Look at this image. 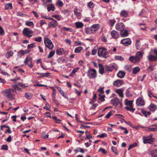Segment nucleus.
<instances>
[{"instance_id": "nucleus-1", "label": "nucleus", "mask_w": 157, "mask_h": 157, "mask_svg": "<svg viewBox=\"0 0 157 157\" xmlns=\"http://www.w3.org/2000/svg\"><path fill=\"white\" fill-rule=\"evenodd\" d=\"M98 56L106 58L108 57V52L105 48H100L98 50Z\"/></svg>"}, {"instance_id": "nucleus-2", "label": "nucleus", "mask_w": 157, "mask_h": 157, "mask_svg": "<svg viewBox=\"0 0 157 157\" xmlns=\"http://www.w3.org/2000/svg\"><path fill=\"white\" fill-rule=\"evenodd\" d=\"M44 43L49 49L51 50L54 47V45L51 40L48 38V36H46L44 38Z\"/></svg>"}, {"instance_id": "nucleus-3", "label": "nucleus", "mask_w": 157, "mask_h": 157, "mask_svg": "<svg viewBox=\"0 0 157 157\" xmlns=\"http://www.w3.org/2000/svg\"><path fill=\"white\" fill-rule=\"evenodd\" d=\"M22 33L24 36L30 38L33 36V31L29 28H25L23 30Z\"/></svg>"}, {"instance_id": "nucleus-4", "label": "nucleus", "mask_w": 157, "mask_h": 157, "mask_svg": "<svg viewBox=\"0 0 157 157\" xmlns=\"http://www.w3.org/2000/svg\"><path fill=\"white\" fill-rule=\"evenodd\" d=\"M2 94L4 96H6V97L10 99V100H14L15 98L13 96L9 89H6L3 91Z\"/></svg>"}, {"instance_id": "nucleus-5", "label": "nucleus", "mask_w": 157, "mask_h": 157, "mask_svg": "<svg viewBox=\"0 0 157 157\" xmlns=\"http://www.w3.org/2000/svg\"><path fill=\"white\" fill-rule=\"evenodd\" d=\"M111 103L114 106H118L119 108L121 107L122 104L121 101H120L118 98H115L111 100Z\"/></svg>"}, {"instance_id": "nucleus-6", "label": "nucleus", "mask_w": 157, "mask_h": 157, "mask_svg": "<svg viewBox=\"0 0 157 157\" xmlns=\"http://www.w3.org/2000/svg\"><path fill=\"white\" fill-rule=\"evenodd\" d=\"M87 76L90 79L95 78L97 76L95 69H89Z\"/></svg>"}, {"instance_id": "nucleus-7", "label": "nucleus", "mask_w": 157, "mask_h": 157, "mask_svg": "<svg viewBox=\"0 0 157 157\" xmlns=\"http://www.w3.org/2000/svg\"><path fill=\"white\" fill-rule=\"evenodd\" d=\"M143 139L144 140L143 143L145 144H152L155 140V138H154L151 137L148 138L147 137L145 136L143 137Z\"/></svg>"}, {"instance_id": "nucleus-8", "label": "nucleus", "mask_w": 157, "mask_h": 157, "mask_svg": "<svg viewBox=\"0 0 157 157\" xmlns=\"http://www.w3.org/2000/svg\"><path fill=\"white\" fill-rule=\"evenodd\" d=\"M124 25L123 23H117L116 25V29L120 31L124 29Z\"/></svg>"}, {"instance_id": "nucleus-9", "label": "nucleus", "mask_w": 157, "mask_h": 157, "mask_svg": "<svg viewBox=\"0 0 157 157\" xmlns=\"http://www.w3.org/2000/svg\"><path fill=\"white\" fill-rule=\"evenodd\" d=\"M136 104L138 106H143L144 105L145 103L144 99L141 97L139 98L136 101Z\"/></svg>"}, {"instance_id": "nucleus-10", "label": "nucleus", "mask_w": 157, "mask_h": 157, "mask_svg": "<svg viewBox=\"0 0 157 157\" xmlns=\"http://www.w3.org/2000/svg\"><path fill=\"white\" fill-rule=\"evenodd\" d=\"M121 43L125 46H128L131 44V41L129 38L123 39L121 40Z\"/></svg>"}, {"instance_id": "nucleus-11", "label": "nucleus", "mask_w": 157, "mask_h": 157, "mask_svg": "<svg viewBox=\"0 0 157 157\" xmlns=\"http://www.w3.org/2000/svg\"><path fill=\"white\" fill-rule=\"evenodd\" d=\"M129 60L134 63H137L140 61L139 58L136 57V56H130L129 58Z\"/></svg>"}, {"instance_id": "nucleus-12", "label": "nucleus", "mask_w": 157, "mask_h": 157, "mask_svg": "<svg viewBox=\"0 0 157 157\" xmlns=\"http://www.w3.org/2000/svg\"><path fill=\"white\" fill-rule=\"evenodd\" d=\"M58 25V22L55 20L50 22L48 24V26L50 28H55Z\"/></svg>"}, {"instance_id": "nucleus-13", "label": "nucleus", "mask_w": 157, "mask_h": 157, "mask_svg": "<svg viewBox=\"0 0 157 157\" xmlns=\"http://www.w3.org/2000/svg\"><path fill=\"white\" fill-rule=\"evenodd\" d=\"M111 35L113 39H116L119 37V33L117 31L113 30L111 32Z\"/></svg>"}, {"instance_id": "nucleus-14", "label": "nucleus", "mask_w": 157, "mask_h": 157, "mask_svg": "<svg viewBox=\"0 0 157 157\" xmlns=\"http://www.w3.org/2000/svg\"><path fill=\"white\" fill-rule=\"evenodd\" d=\"M123 84V81L121 80H117L114 81L113 83L114 86L117 87H120Z\"/></svg>"}, {"instance_id": "nucleus-15", "label": "nucleus", "mask_w": 157, "mask_h": 157, "mask_svg": "<svg viewBox=\"0 0 157 157\" xmlns=\"http://www.w3.org/2000/svg\"><path fill=\"white\" fill-rule=\"evenodd\" d=\"M148 59L150 61H155L157 60V56H155L152 54L148 56Z\"/></svg>"}, {"instance_id": "nucleus-16", "label": "nucleus", "mask_w": 157, "mask_h": 157, "mask_svg": "<svg viewBox=\"0 0 157 157\" xmlns=\"http://www.w3.org/2000/svg\"><path fill=\"white\" fill-rule=\"evenodd\" d=\"M120 34L121 37H124L128 35V33L127 30L123 29L120 31Z\"/></svg>"}, {"instance_id": "nucleus-17", "label": "nucleus", "mask_w": 157, "mask_h": 157, "mask_svg": "<svg viewBox=\"0 0 157 157\" xmlns=\"http://www.w3.org/2000/svg\"><path fill=\"white\" fill-rule=\"evenodd\" d=\"M91 26V28H92L94 30V31L95 33L98 31L100 28V25L98 24H94Z\"/></svg>"}, {"instance_id": "nucleus-18", "label": "nucleus", "mask_w": 157, "mask_h": 157, "mask_svg": "<svg viewBox=\"0 0 157 157\" xmlns=\"http://www.w3.org/2000/svg\"><path fill=\"white\" fill-rule=\"evenodd\" d=\"M125 74V72L121 71L117 74V76L119 78H122L124 77Z\"/></svg>"}, {"instance_id": "nucleus-19", "label": "nucleus", "mask_w": 157, "mask_h": 157, "mask_svg": "<svg viewBox=\"0 0 157 157\" xmlns=\"http://www.w3.org/2000/svg\"><path fill=\"white\" fill-rule=\"evenodd\" d=\"M56 54L59 55H61L65 53L64 49L63 48L57 49L56 51Z\"/></svg>"}, {"instance_id": "nucleus-20", "label": "nucleus", "mask_w": 157, "mask_h": 157, "mask_svg": "<svg viewBox=\"0 0 157 157\" xmlns=\"http://www.w3.org/2000/svg\"><path fill=\"white\" fill-rule=\"evenodd\" d=\"M47 9L48 12L50 11H54L55 10L54 6L52 4H48L47 6Z\"/></svg>"}, {"instance_id": "nucleus-21", "label": "nucleus", "mask_w": 157, "mask_h": 157, "mask_svg": "<svg viewBox=\"0 0 157 157\" xmlns=\"http://www.w3.org/2000/svg\"><path fill=\"white\" fill-rule=\"evenodd\" d=\"M149 154L151 155V157H157V150L151 151Z\"/></svg>"}, {"instance_id": "nucleus-22", "label": "nucleus", "mask_w": 157, "mask_h": 157, "mask_svg": "<svg viewBox=\"0 0 157 157\" xmlns=\"http://www.w3.org/2000/svg\"><path fill=\"white\" fill-rule=\"evenodd\" d=\"M75 26L77 28H80L83 27L84 24L81 22H78L75 23Z\"/></svg>"}, {"instance_id": "nucleus-23", "label": "nucleus", "mask_w": 157, "mask_h": 157, "mask_svg": "<svg viewBox=\"0 0 157 157\" xmlns=\"http://www.w3.org/2000/svg\"><path fill=\"white\" fill-rule=\"evenodd\" d=\"M120 16L123 17H127L128 15V12L126 10H122L120 13Z\"/></svg>"}, {"instance_id": "nucleus-24", "label": "nucleus", "mask_w": 157, "mask_h": 157, "mask_svg": "<svg viewBox=\"0 0 157 157\" xmlns=\"http://www.w3.org/2000/svg\"><path fill=\"white\" fill-rule=\"evenodd\" d=\"M142 113L144 115L145 117H147L148 115H149L151 114L150 112H147V111L144 110L143 109H141Z\"/></svg>"}, {"instance_id": "nucleus-25", "label": "nucleus", "mask_w": 157, "mask_h": 157, "mask_svg": "<svg viewBox=\"0 0 157 157\" xmlns=\"http://www.w3.org/2000/svg\"><path fill=\"white\" fill-rule=\"evenodd\" d=\"M136 57L139 58V60L142 58L143 56L142 52L140 51H138L136 54L135 55Z\"/></svg>"}, {"instance_id": "nucleus-26", "label": "nucleus", "mask_w": 157, "mask_h": 157, "mask_svg": "<svg viewBox=\"0 0 157 157\" xmlns=\"http://www.w3.org/2000/svg\"><path fill=\"white\" fill-rule=\"evenodd\" d=\"M116 92L118 93L119 96L121 98L124 97L123 94V91L121 89H117L116 90Z\"/></svg>"}, {"instance_id": "nucleus-27", "label": "nucleus", "mask_w": 157, "mask_h": 157, "mask_svg": "<svg viewBox=\"0 0 157 157\" xmlns=\"http://www.w3.org/2000/svg\"><path fill=\"white\" fill-rule=\"evenodd\" d=\"M156 108V106L154 104H151L149 105V109L151 111H154Z\"/></svg>"}, {"instance_id": "nucleus-28", "label": "nucleus", "mask_w": 157, "mask_h": 157, "mask_svg": "<svg viewBox=\"0 0 157 157\" xmlns=\"http://www.w3.org/2000/svg\"><path fill=\"white\" fill-rule=\"evenodd\" d=\"M5 8L6 10L13 9L12 4L11 3H9L5 5Z\"/></svg>"}, {"instance_id": "nucleus-29", "label": "nucleus", "mask_w": 157, "mask_h": 157, "mask_svg": "<svg viewBox=\"0 0 157 157\" xmlns=\"http://www.w3.org/2000/svg\"><path fill=\"white\" fill-rule=\"evenodd\" d=\"M133 101H129L127 100H126L125 104L126 105L129 106L130 107H132V103Z\"/></svg>"}, {"instance_id": "nucleus-30", "label": "nucleus", "mask_w": 157, "mask_h": 157, "mask_svg": "<svg viewBox=\"0 0 157 157\" xmlns=\"http://www.w3.org/2000/svg\"><path fill=\"white\" fill-rule=\"evenodd\" d=\"M38 75H42V76H40V77H48L49 75L51 74V73L46 72L45 73H37Z\"/></svg>"}, {"instance_id": "nucleus-31", "label": "nucleus", "mask_w": 157, "mask_h": 157, "mask_svg": "<svg viewBox=\"0 0 157 157\" xmlns=\"http://www.w3.org/2000/svg\"><path fill=\"white\" fill-rule=\"evenodd\" d=\"M25 54V51L23 50H21L17 52V56L21 58Z\"/></svg>"}, {"instance_id": "nucleus-32", "label": "nucleus", "mask_w": 157, "mask_h": 157, "mask_svg": "<svg viewBox=\"0 0 157 157\" xmlns=\"http://www.w3.org/2000/svg\"><path fill=\"white\" fill-rule=\"evenodd\" d=\"M83 49L82 47H79L76 48L75 49L74 52L76 53H78L80 52Z\"/></svg>"}, {"instance_id": "nucleus-33", "label": "nucleus", "mask_w": 157, "mask_h": 157, "mask_svg": "<svg viewBox=\"0 0 157 157\" xmlns=\"http://www.w3.org/2000/svg\"><path fill=\"white\" fill-rule=\"evenodd\" d=\"M86 135V139H90L92 138V136L90 135V133L89 131H86L85 132Z\"/></svg>"}, {"instance_id": "nucleus-34", "label": "nucleus", "mask_w": 157, "mask_h": 157, "mask_svg": "<svg viewBox=\"0 0 157 157\" xmlns=\"http://www.w3.org/2000/svg\"><path fill=\"white\" fill-rule=\"evenodd\" d=\"M25 96L27 99H30L32 98L33 94L29 93H25Z\"/></svg>"}, {"instance_id": "nucleus-35", "label": "nucleus", "mask_w": 157, "mask_h": 157, "mask_svg": "<svg viewBox=\"0 0 157 157\" xmlns=\"http://www.w3.org/2000/svg\"><path fill=\"white\" fill-rule=\"evenodd\" d=\"M55 52L54 51H52L50 52L49 55L48 56L47 58L49 59L52 57L54 55Z\"/></svg>"}, {"instance_id": "nucleus-36", "label": "nucleus", "mask_w": 157, "mask_h": 157, "mask_svg": "<svg viewBox=\"0 0 157 157\" xmlns=\"http://www.w3.org/2000/svg\"><path fill=\"white\" fill-rule=\"evenodd\" d=\"M13 52L12 51H8L6 54L7 57L8 58L10 57L13 55Z\"/></svg>"}, {"instance_id": "nucleus-37", "label": "nucleus", "mask_w": 157, "mask_h": 157, "mask_svg": "<svg viewBox=\"0 0 157 157\" xmlns=\"http://www.w3.org/2000/svg\"><path fill=\"white\" fill-rule=\"evenodd\" d=\"M137 146V143H133L132 144H130L129 146V147L128 148V150H130L132 148L136 147Z\"/></svg>"}, {"instance_id": "nucleus-38", "label": "nucleus", "mask_w": 157, "mask_h": 157, "mask_svg": "<svg viewBox=\"0 0 157 157\" xmlns=\"http://www.w3.org/2000/svg\"><path fill=\"white\" fill-rule=\"evenodd\" d=\"M51 108L49 104H48L47 102H46V106H44L43 109H46L47 110L50 111L49 109Z\"/></svg>"}, {"instance_id": "nucleus-39", "label": "nucleus", "mask_w": 157, "mask_h": 157, "mask_svg": "<svg viewBox=\"0 0 157 157\" xmlns=\"http://www.w3.org/2000/svg\"><path fill=\"white\" fill-rule=\"evenodd\" d=\"M17 15L18 16L21 17H24L27 16L26 14H24L20 11L17 12Z\"/></svg>"}, {"instance_id": "nucleus-40", "label": "nucleus", "mask_w": 157, "mask_h": 157, "mask_svg": "<svg viewBox=\"0 0 157 157\" xmlns=\"http://www.w3.org/2000/svg\"><path fill=\"white\" fill-rule=\"evenodd\" d=\"M104 88V87H102L100 86V88L98 90V91L100 92L102 94H103L104 93V92L103 90Z\"/></svg>"}, {"instance_id": "nucleus-41", "label": "nucleus", "mask_w": 157, "mask_h": 157, "mask_svg": "<svg viewBox=\"0 0 157 157\" xmlns=\"http://www.w3.org/2000/svg\"><path fill=\"white\" fill-rule=\"evenodd\" d=\"M85 32L87 34H90V27H87L85 29Z\"/></svg>"}, {"instance_id": "nucleus-42", "label": "nucleus", "mask_w": 157, "mask_h": 157, "mask_svg": "<svg viewBox=\"0 0 157 157\" xmlns=\"http://www.w3.org/2000/svg\"><path fill=\"white\" fill-rule=\"evenodd\" d=\"M32 59L31 58H26L25 59L24 62L25 64H27V63L30 62V61H32Z\"/></svg>"}, {"instance_id": "nucleus-43", "label": "nucleus", "mask_w": 157, "mask_h": 157, "mask_svg": "<svg viewBox=\"0 0 157 157\" xmlns=\"http://www.w3.org/2000/svg\"><path fill=\"white\" fill-rule=\"evenodd\" d=\"M115 58L117 60H120L121 61H123L124 59L123 57L119 56H116Z\"/></svg>"}, {"instance_id": "nucleus-44", "label": "nucleus", "mask_w": 157, "mask_h": 157, "mask_svg": "<svg viewBox=\"0 0 157 157\" xmlns=\"http://www.w3.org/2000/svg\"><path fill=\"white\" fill-rule=\"evenodd\" d=\"M126 69H139V67H132V66L129 65H126L125 67Z\"/></svg>"}, {"instance_id": "nucleus-45", "label": "nucleus", "mask_w": 157, "mask_h": 157, "mask_svg": "<svg viewBox=\"0 0 157 157\" xmlns=\"http://www.w3.org/2000/svg\"><path fill=\"white\" fill-rule=\"evenodd\" d=\"M10 89L11 93L12 94L13 96V95H15V94L17 93V92L15 90L13 89Z\"/></svg>"}, {"instance_id": "nucleus-46", "label": "nucleus", "mask_w": 157, "mask_h": 157, "mask_svg": "<svg viewBox=\"0 0 157 157\" xmlns=\"http://www.w3.org/2000/svg\"><path fill=\"white\" fill-rule=\"evenodd\" d=\"M36 63L37 64H40V65H41V67L43 68V69H45V68H44L43 66V65L42 64V62H41V59H39L37 60V62H36Z\"/></svg>"}, {"instance_id": "nucleus-47", "label": "nucleus", "mask_w": 157, "mask_h": 157, "mask_svg": "<svg viewBox=\"0 0 157 157\" xmlns=\"http://www.w3.org/2000/svg\"><path fill=\"white\" fill-rule=\"evenodd\" d=\"M35 46H36V45L35 44V43H33L32 44H28L27 46V48L28 49H29V48H33L35 47Z\"/></svg>"}, {"instance_id": "nucleus-48", "label": "nucleus", "mask_w": 157, "mask_h": 157, "mask_svg": "<svg viewBox=\"0 0 157 157\" xmlns=\"http://www.w3.org/2000/svg\"><path fill=\"white\" fill-rule=\"evenodd\" d=\"M88 6L90 8H92L94 6V4L92 1H90L88 3Z\"/></svg>"}, {"instance_id": "nucleus-49", "label": "nucleus", "mask_w": 157, "mask_h": 157, "mask_svg": "<svg viewBox=\"0 0 157 157\" xmlns=\"http://www.w3.org/2000/svg\"><path fill=\"white\" fill-rule=\"evenodd\" d=\"M78 69H73V71L69 74L70 76H73L75 73L77 72Z\"/></svg>"}, {"instance_id": "nucleus-50", "label": "nucleus", "mask_w": 157, "mask_h": 157, "mask_svg": "<svg viewBox=\"0 0 157 157\" xmlns=\"http://www.w3.org/2000/svg\"><path fill=\"white\" fill-rule=\"evenodd\" d=\"M26 25L29 26H30L32 25L34 26V24L33 21H26Z\"/></svg>"}, {"instance_id": "nucleus-51", "label": "nucleus", "mask_w": 157, "mask_h": 157, "mask_svg": "<svg viewBox=\"0 0 157 157\" xmlns=\"http://www.w3.org/2000/svg\"><path fill=\"white\" fill-rule=\"evenodd\" d=\"M97 137H99L101 138L106 137L107 136V134L105 133H103L101 135H98L97 136Z\"/></svg>"}, {"instance_id": "nucleus-52", "label": "nucleus", "mask_w": 157, "mask_h": 157, "mask_svg": "<svg viewBox=\"0 0 157 157\" xmlns=\"http://www.w3.org/2000/svg\"><path fill=\"white\" fill-rule=\"evenodd\" d=\"M52 118L54 120H56V122L57 123H60V122H59V121H60V120L59 119H58L57 117L56 116H52Z\"/></svg>"}, {"instance_id": "nucleus-53", "label": "nucleus", "mask_w": 157, "mask_h": 157, "mask_svg": "<svg viewBox=\"0 0 157 157\" xmlns=\"http://www.w3.org/2000/svg\"><path fill=\"white\" fill-rule=\"evenodd\" d=\"M98 151H101L104 154H105L107 153V151H106V150L105 149L102 148H100L99 149Z\"/></svg>"}, {"instance_id": "nucleus-54", "label": "nucleus", "mask_w": 157, "mask_h": 157, "mask_svg": "<svg viewBox=\"0 0 157 157\" xmlns=\"http://www.w3.org/2000/svg\"><path fill=\"white\" fill-rule=\"evenodd\" d=\"M1 149L7 150L8 149V146L6 145H2L1 146Z\"/></svg>"}, {"instance_id": "nucleus-55", "label": "nucleus", "mask_w": 157, "mask_h": 157, "mask_svg": "<svg viewBox=\"0 0 157 157\" xmlns=\"http://www.w3.org/2000/svg\"><path fill=\"white\" fill-rule=\"evenodd\" d=\"M63 29L64 30L67 31L69 32H72L73 31V30L71 28H67L66 27H64L63 28Z\"/></svg>"}, {"instance_id": "nucleus-56", "label": "nucleus", "mask_w": 157, "mask_h": 157, "mask_svg": "<svg viewBox=\"0 0 157 157\" xmlns=\"http://www.w3.org/2000/svg\"><path fill=\"white\" fill-rule=\"evenodd\" d=\"M110 24L112 26H113L116 22V21L115 20H109Z\"/></svg>"}, {"instance_id": "nucleus-57", "label": "nucleus", "mask_w": 157, "mask_h": 157, "mask_svg": "<svg viewBox=\"0 0 157 157\" xmlns=\"http://www.w3.org/2000/svg\"><path fill=\"white\" fill-rule=\"evenodd\" d=\"M35 40L36 41L40 42H41L42 41V37L41 36H40L38 37V38H35Z\"/></svg>"}, {"instance_id": "nucleus-58", "label": "nucleus", "mask_w": 157, "mask_h": 157, "mask_svg": "<svg viewBox=\"0 0 157 157\" xmlns=\"http://www.w3.org/2000/svg\"><path fill=\"white\" fill-rule=\"evenodd\" d=\"M98 105L97 103L93 104L92 106L90 108V109H95Z\"/></svg>"}, {"instance_id": "nucleus-59", "label": "nucleus", "mask_w": 157, "mask_h": 157, "mask_svg": "<svg viewBox=\"0 0 157 157\" xmlns=\"http://www.w3.org/2000/svg\"><path fill=\"white\" fill-rule=\"evenodd\" d=\"M148 130H147L148 131H155L157 130L156 128H148Z\"/></svg>"}, {"instance_id": "nucleus-60", "label": "nucleus", "mask_w": 157, "mask_h": 157, "mask_svg": "<svg viewBox=\"0 0 157 157\" xmlns=\"http://www.w3.org/2000/svg\"><path fill=\"white\" fill-rule=\"evenodd\" d=\"M57 4L60 7H62L63 5V4L62 1H59L57 2Z\"/></svg>"}, {"instance_id": "nucleus-61", "label": "nucleus", "mask_w": 157, "mask_h": 157, "mask_svg": "<svg viewBox=\"0 0 157 157\" xmlns=\"http://www.w3.org/2000/svg\"><path fill=\"white\" fill-rule=\"evenodd\" d=\"M126 96L127 97L131 96H132V94H131L128 90H127L126 92Z\"/></svg>"}, {"instance_id": "nucleus-62", "label": "nucleus", "mask_w": 157, "mask_h": 157, "mask_svg": "<svg viewBox=\"0 0 157 157\" xmlns=\"http://www.w3.org/2000/svg\"><path fill=\"white\" fill-rule=\"evenodd\" d=\"M112 115V112L111 111L109 112L105 116V117L106 118H109Z\"/></svg>"}, {"instance_id": "nucleus-63", "label": "nucleus", "mask_w": 157, "mask_h": 157, "mask_svg": "<svg viewBox=\"0 0 157 157\" xmlns=\"http://www.w3.org/2000/svg\"><path fill=\"white\" fill-rule=\"evenodd\" d=\"M75 43L77 46H79L82 45V43L80 41H75Z\"/></svg>"}, {"instance_id": "nucleus-64", "label": "nucleus", "mask_w": 157, "mask_h": 157, "mask_svg": "<svg viewBox=\"0 0 157 157\" xmlns=\"http://www.w3.org/2000/svg\"><path fill=\"white\" fill-rule=\"evenodd\" d=\"M92 64L93 65V66H94V68H98V64L96 62H95L94 61L92 62Z\"/></svg>"}]
</instances>
